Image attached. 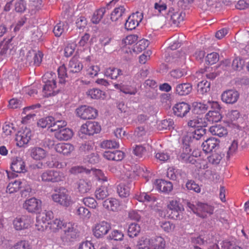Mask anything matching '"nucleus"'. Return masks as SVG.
<instances>
[{"mask_svg":"<svg viewBox=\"0 0 249 249\" xmlns=\"http://www.w3.org/2000/svg\"><path fill=\"white\" fill-rule=\"evenodd\" d=\"M165 247V241L160 236H155L150 238L142 237L136 245L138 249H164Z\"/></svg>","mask_w":249,"mask_h":249,"instance_id":"f257e3e1","label":"nucleus"},{"mask_svg":"<svg viewBox=\"0 0 249 249\" xmlns=\"http://www.w3.org/2000/svg\"><path fill=\"white\" fill-rule=\"evenodd\" d=\"M190 137L188 135L184 136L182 139V144L178 153L179 159L186 163L195 164L196 158L191 154L192 150L190 145Z\"/></svg>","mask_w":249,"mask_h":249,"instance_id":"f03ea898","label":"nucleus"},{"mask_svg":"<svg viewBox=\"0 0 249 249\" xmlns=\"http://www.w3.org/2000/svg\"><path fill=\"white\" fill-rule=\"evenodd\" d=\"M82 63H63L58 69L59 83L64 84L65 77H68V73H76L79 72L83 68Z\"/></svg>","mask_w":249,"mask_h":249,"instance_id":"7ed1b4c3","label":"nucleus"},{"mask_svg":"<svg viewBox=\"0 0 249 249\" xmlns=\"http://www.w3.org/2000/svg\"><path fill=\"white\" fill-rule=\"evenodd\" d=\"M51 197L54 202L64 207H68L74 203L67 190L64 188L59 189L58 191L52 195Z\"/></svg>","mask_w":249,"mask_h":249,"instance_id":"20e7f679","label":"nucleus"},{"mask_svg":"<svg viewBox=\"0 0 249 249\" xmlns=\"http://www.w3.org/2000/svg\"><path fill=\"white\" fill-rule=\"evenodd\" d=\"M188 205L194 213L202 218L206 217L207 214L211 215L213 213V206L208 203L198 202L196 205L191 204Z\"/></svg>","mask_w":249,"mask_h":249,"instance_id":"39448f33","label":"nucleus"},{"mask_svg":"<svg viewBox=\"0 0 249 249\" xmlns=\"http://www.w3.org/2000/svg\"><path fill=\"white\" fill-rule=\"evenodd\" d=\"M63 234L62 239L65 242H71L76 239L78 236V230L75 224L71 222H66L63 228Z\"/></svg>","mask_w":249,"mask_h":249,"instance_id":"423d86ee","label":"nucleus"},{"mask_svg":"<svg viewBox=\"0 0 249 249\" xmlns=\"http://www.w3.org/2000/svg\"><path fill=\"white\" fill-rule=\"evenodd\" d=\"M11 169L12 172L7 171L8 178L17 177L18 173H23L26 171L24 161L20 157L14 158L11 164Z\"/></svg>","mask_w":249,"mask_h":249,"instance_id":"0eeeda50","label":"nucleus"},{"mask_svg":"<svg viewBox=\"0 0 249 249\" xmlns=\"http://www.w3.org/2000/svg\"><path fill=\"white\" fill-rule=\"evenodd\" d=\"M53 217V213L51 211H45L36 217V226L38 231H43L47 229V225Z\"/></svg>","mask_w":249,"mask_h":249,"instance_id":"6e6552de","label":"nucleus"},{"mask_svg":"<svg viewBox=\"0 0 249 249\" xmlns=\"http://www.w3.org/2000/svg\"><path fill=\"white\" fill-rule=\"evenodd\" d=\"M40 178L43 182L54 183L62 181L65 176L60 172L53 170H47L41 174Z\"/></svg>","mask_w":249,"mask_h":249,"instance_id":"1a4fd4ad","label":"nucleus"},{"mask_svg":"<svg viewBox=\"0 0 249 249\" xmlns=\"http://www.w3.org/2000/svg\"><path fill=\"white\" fill-rule=\"evenodd\" d=\"M76 115L82 119L89 120L96 117L97 110L94 108L86 106H81L76 109Z\"/></svg>","mask_w":249,"mask_h":249,"instance_id":"9d476101","label":"nucleus"},{"mask_svg":"<svg viewBox=\"0 0 249 249\" xmlns=\"http://www.w3.org/2000/svg\"><path fill=\"white\" fill-rule=\"evenodd\" d=\"M101 126L96 122H87L83 124L80 128L79 134H86L89 136L93 135L100 132L101 130Z\"/></svg>","mask_w":249,"mask_h":249,"instance_id":"9b49d317","label":"nucleus"},{"mask_svg":"<svg viewBox=\"0 0 249 249\" xmlns=\"http://www.w3.org/2000/svg\"><path fill=\"white\" fill-rule=\"evenodd\" d=\"M42 201L35 197L26 200L23 208L30 213H37L41 210Z\"/></svg>","mask_w":249,"mask_h":249,"instance_id":"f8f14e48","label":"nucleus"},{"mask_svg":"<svg viewBox=\"0 0 249 249\" xmlns=\"http://www.w3.org/2000/svg\"><path fill=\"white\" fill-rule=\"evenodd\" d=\"M142 13L139 12L131 14L125 21L124 24L125 29L130 31L135 29L142 20Z\"/></svg>","mask_w":249,"mask_h":249,"instance_id":"ddd939ff","label":"nucleus"},{"mask_svg":"<svg viewBox=\"0 0 249 249\" xmlns=\"http://www.w3.org/2000/svg\"><path fill=\"white\" fill-rule=\"evenodd\" d=\"M32 131L28 128L25 127L18 131L16 137L17 146L21 147L26 145L30 141Z\"/></svg>","mask_w":249,"mask_h":249,"instance_id":"4468645a","label":"nucleus"},{"mask_svg":"<svg viewBox=\"0 0 249 249\" xmlns=\"http://www.w3.org/2000/svg\"><path fill=\"white\" fill-rule=\"evenodd\" d=\"M33 219L29 216L23 215L16 218L13 222L14 228L17 231H20L30 228L32 223Z\"/></svg>","mask_w":249,"mask_h":249,"instance_id":"2eb2a0df","label":"nucleus"},{"mask_svg":"<svg viewBox=\"0 0 249 249\" xmlns=\"http://www.w3.org/2000/svg\"><path fill=\"white\" fill-rule=\"evenodd\" d=\"M110 229V224L107 221H103L95 225L93 229V234L97 238H102Z\"/></svg>","mask_w":249,"mask_h":249,"instance_id":"dca6fc26","label":"nucleus"},{"mask_svg":"<svg viewBox=\"0 0 249 249\" xmlns=\"http://www.w3.org/2000/svg\"><path fill=\"white\" fill-rule=\"evenodd\" d=\"M168 208L171 211V218L177 219L179 218V213L183 210V206L176 200H171L167 205Z\"/></svg>","mask_w":249,"mask_h":249,"instance_id":"f3484780","label":"nucleus"},{"mask_svg":"<svg viewBox=\"0 0 249 249\" xmlns=\"http://www.w3.org/2000/svg\"><path fill=\"white\" fill-rule=\"evenodd\" d=\"M166 18L169 20L171 26H178L179 23L183 20L181 12H175L174 9L171 8L167 14Z\"/></svg>","mask_w":249,"mask_h":249,"instance_id":"a211bd4d","label":"nucleus"},{"mask_svg":"<svg viewBox=\"0 0 249 249\" xmlns=\"http://www.w3.org/2000/svg\"><path fill=\"white\" fill-rule=\"evenodd\" d=\"M239 97V94L236 90L229 89L222 93L221 99L226 104H233L237 101Z\"/></svg>","mask_w":249,"mask_h":249,"instance_id":"6ab92c4d","label":"nucleus"},{"mask_svg":"<svg viewBox=\"0 0 249 249\" xmlns=\"http://www.w3.org/2000/svg\"><path fill=\"white\" fill-rule=\"evenodd\" d=\"M29 152L31 157L35 160H44L48 155V152L46 150L37 146L31 147Z\"/></svg>","mask_w":249,"mask_h":249,"instance_id":"aec40b11","label":"nucleus"},{"mask_svg":"<svg viewBox=\"0 0 249 249\" xmlns=\"http://www.w3.org/2000/svg\"><path fill=\"white\" fill-rule=\"evenodd\" d=\"M190 106L185 102L176 104L173 107L174 114L177 116L183 117L190 111Z\"/></svg>","mask_w":249,"mask_h":249,"instance_id":"412c9836","label":"nucleus"},{"mask_svg":"<svg viewBox=\"0 0 249 249\" xmlns=\"http://www.w3.org/2000/svg\"><path fill=\"white\" fill-rule=\"evenodd\" d=\"M155 188L160 192L168 193L173 189L172 183L163 179H157L155 183Z\"/></svg>","mask_w":249,"mask_h":249,"instance_id":"4be33fe9","label":"nucleus"},{"mask_svg":"<svg viewBox=\"0 0 249 249\" xmlns=\"http://www.w3.org/2000/svg\"><path fill=\"white\" fill-rule=\"evenodd\" d=\"M55 151L64 155H69L74 149V146L69 143H59L55 146Z\"/></svg>","mask_w":249,"mask_h":249,"instance_id":"5701e85b","label":"nucleus"},{"mask_svg":"<svg viewBox=\"0 0 249 249\" xmlns=\"http://www.w3.org/2000/svg\"><path fill=\"white\" fill-rule=\"evenodd\" d=\"M104 157L110 160L121 161L124 158V153L120 150L106 151L104 153Z\"/></svg>","mask_w":249,"mask_h":249,"instance_id":"b1692460","label":"nucleus"},{"mask_svg":"<svg viewBox=\"0 0 249 249\" xmlns=\"http://www.w3.org/2000/svg\"><path fill=\"white\" fill-rule=\"evenodd\" d=\"M218 143L219 142L214 138L208 139L202 144L203 150L206 153H210L218 146Z\"/></svg>","mask_w":249,"mask_h":249,"instance_id":"393cba45","label":"nucleus"},{"mask_svg":"<svg viewBox=\"0 0 249 249\" xmlns=\"http://www.w3.org/2000/svg\"><path fill=\"white\" fill-rule=\"evenodd\" d=\"M66 223V222L58 218L51 220L47 225V229L50 230L51 232H56L60 229L63 230Z\"/></svg>","mask_w":249,"mask_h":249,"instance_id":"a878e982","label":"nucleus"},{"mask_svg":"<svg viewBox=\"0 0 249 249\" xmlns=\"http://www.w3.org/2000/svg\"><path fill=\"white\" fill-rule=\"evenodd\" d=\"M104 208L113 212L117 211L120 208L119 201L114 198H109L105 200L103 203Z\"/></svg>","mask_w":249,"mask_h":249,"instance_id":"bb28decb","label":"nucleus"},{"mask_svg":"<svg viewBox=\"0 0 249 249\" xmlns=\"http://www.w3.org/2000/svg\"><path fill=\"white\" fill-rule=\"evenodd\" d=\"M72 135V130L68 128L61 129L58 132L55 133V138L59 140L67 141L70 139Z\"/></svg>","mask_w":249,"mask_h":249,"instance_id":"cd10ccee","label":"nucleus"},{"mask_svg":"<svg viewBox=\"0 0 249 249\" xmlns=\"http://www.w3.org/2000/svg\"><path fill=\"white\" fill-rule=\"evenodd\" d=\"M192 89V86L189 83L179 84L176 86V93L180 96H185L189 94Z\"/></svg>","mask_w":249,"mask_h":249,"instance_id":"c85d7f7f","label":"nucleus"},{"mask_svg":"<svg viewBox=\"0 0 249 249\" xmlns=\"http://www.w3.org/2000/svg\"><path fill=\"white\" fill-rule=\"evenodd\" d=\"M56 88V81L52 79L48 80L44 86L43 92L45 97H49L54 95L53 89Z\"/></svg>","mask_w":249,"mask_h":249,"instance_id":"c756f323","label":"nucleus"},{"mask_svg":"<svg viewBox=\"0 0 249 249\" xmlns=\"http://www.w3.org/2000/svg\"><path fill=\"white\" fill-rule=\"evenodd\" d=\"M78 189L81 194L89 192L92 188V183L88 179H81L78 182Z\"/></svg>","mask_w":249,"mask_h":249,"instance_id":"7c9ffc66","label":"nucleus"},{"mask_svg":"<svg viewBox=\"0 0 249 249\" xmlns=\"http://www.w3.org/2000/svg\"><path fill=\"white\" fill-rule=\"evenodd\" d=\"M26 183V181H20V180H16L14 182H10L7 187L6 192L9 194L17 192L19 189H21L23 187V185Z\"/></svg>","mask_w":249,"mask_h":249,"instance_id":"2f4dec72","label":"nucleus"},{"mask_svg":"<svg viewBox=\"0 0 249 249\" xmlns=\"http://www.w3.org/2000/svg\"><path fill=\"white\" fill-rule=\"evenodd\" d=\"M210 132L213 135L217 136L219 137H222L226 136L228 134L227 129L221 125H215L210 127Z\"/></svg>","mask_w":249,"mask_h":249,"instance_id":"473e14b6","label":"nucleus"},{"mask_svg":"<svg viewBox=\"0 0 249 249\" xmlns=\"http://www.w3.org/2000/svg\"><path fill=\"white\" fill-rule=\"evenodd\" d=\"M125 11L124 6L115 8L110 15V19L112 22H116L121 18Z\"/></svg>","mask_w":249,"mask_h":249,"instance_id":"72a5a7b5","label":"nucleus"},{"mask_svg":"<svg viewBox=\"0 0 249 249\" xmlns=\"http://www.w3.org/2000/svg\"><path fill=\"white\" fill-rule=\"evenodd\" d=\"M135 198L144 203H153L156 200V198L152 195H148L146 193H140L135 195Z\"/></svg>","mask_w":249,"mask_h":249,"instance_id":"f704fd0d","label":"nucleus"},{"mask_svg":"<svg viewBox=\"0 0 249 249\" xmlns=\"http://www.w3.org/2000/svg\"><path fill=\"white\" fill-rule=\"evenodd\" d=\"M208 121L212 123H216L220 121L222 119V116L219 111L216 110H210L205 115Z\"/></svg>","mask_w":249,"mask_h":249,"instance_id":"c9c22d12","label":"nucleus"},{"mask_svg":"<svg viewBox=\"0 0 249 249\" xmlns=\"http://www.w3.org/2000/svg\"><path fill=\"white\" fill-rule=\"evenodd\" d=\"M43 56V53L41 51L36 52L34 50H30L28 53L27 59L28 61H30L31 58L33 57L34 62H41Z\"/></svg>","mask_w":249,"mask_h":249,"instance_id":"e433bc0d","label":"nucleus"},{"mask_svg":"<svg viewBox=\"0 0 249 249\" xmlns=\"http://www.w3.org/2000/svg\"><path fill=\"white\" fill-rule=\"evenodd\" d=\"M215 64L207 63V66H205V75L208 79H213L217 76V73L215 72V69L214 68L216 66H212Z\"/></svg>","mask_w":249,"mask_h":249,"instance_id":"4c0bfd02","label":"nucleus"},{"mask_svg":"<svg viewBox=\"0 0 249 249\" xmlns=\"http://www.w3.org/2000/svg\"><path fill=\"white\" fill-rule=\"evenodd\" d=\"M106 7H102L94 12L91 18V21L94 24L99 23L106 13Z\"/></svg>","mask_w":249,"mask_h":249,"instance_id":"58836bf2","label":"nucleus"},{"mask_svg":"<svg viewBox=\"0 0 249 249\" xmlns=\"http://www.w3.org/2000/svg\"><path fill=\"white\" fill-rule=\"evenodd\" d=\"M141 231L140 226L135 223L130 224L127 229L128 235L131 238H134L138 235Z\"/></svg>","mask_w":249,"mask_h":249,"instance_id":"ea45409f","label":"nucleus"},{"mask_svg":"<svg viewBox=\"0 0 249 249\" xmlns=\"http://www.w3.org/2000/svg\"><path fill=\"white\" fill-rule=\"evenodd\" d=\"M88 96L93 99H99L104 96V92L98 89H92L86 92Z\"/></svg>","mask_w":249,"mask_h":249,"instance_id":"a19ab883","label":"nucleus"},{"mask_svg":"<svg viewBox=\"0 0 249 249\" xmlns=\"http://www.w3.org/2000/svg\"><path fill=\"white\" fill-rule=\"evenodd\" d=\"M105 74L107 77H109L112 79H116L119 75H122V73L120 69L110 67L106 70Z\"/></svg>","mask_w":249,"mask_h":249,"instance_id":"79ce46f5","label":"nucleus"},{"mask_svg":"<svg viewBox=\"0 0 249 249\" xmlns=\"http://www.w3.org/2000/svg\"><path fill=\"white\" fill-rule=\"evenodd\" d=\"M117 193L121 197H126L129 196L130 188L124 183H121L117 186Z\"/></svg>","mask_w":249,"mask_h":249,"instance_id":"37998d69","label":"nucleus"},{"mask_svg":"<svg viewBox=\"0 0 249 249\" xmlns=\"http://www.w3.org/2000/svg\"><path fill=\"white\" fill-rule=\"evenodd\" d=\"M210 82L202 80L197 84V91L202 94H204L210 91Z\"/></svg>","mask_w":249,"mask_h":249,"instance_id":"c03bdc74","label":"nucleus"},{"mask_svg":"<svg viewBox=\"0 0 249 249\" xmlns=\"http://www.w3.org/2000/svg\"><path fill=\"white\" fill-rule=\"evenodd\" d=\"M193 111L195 113L197 114L203 113L208 109L207 103L204 104L200 102H195L193 103Z\"/></svg>","mask_w":249,"mask_h":249,"instance_id":"a18cd8bd","label":"nucleus"},{"mask_svg":"<svg viewBox=\"0 0 249 249\" xmlns=\"http://www.w3.org/2000/svg\"><path fill=\"white\" fill-rule=\"evenodd\" d=\"M206 132V129L201 126L199 128H196L192 132V135L190 136H188V137H190V139L191 138H193L196 140H199L204 137Z\"/></svg>","mask_w":249,"mask_h":249,"instance_id":"49530a36","label":"nucleus"},{"mask_svg":"<svg viewBox=\"0 0 249 249\" xmlns=\"http://www.w3.org/2000/svg\"><path fill=\"white\" fill-rule=\"evenodd\" d=\"M54 121V118L49 116L40 119L37 122V125L42 128L49 127L52 125V122Z\"/></svg>","mask_w":249,"mask_h":249,"instance_id":"de8ad7c7","label":"nucleus"},{"mask_svg":"<svg viewBox=\"0 0 249 249\" xmlns=\"http://www.w3.org/2000/svg\"><path fill=\"white\" fill-rule=\"evenodd\" d=\"M149 45V41L145 39H142L136 43L134 51L135 52H142L145 50Z\"/></svg>","mask_w":249,"mask_h":249,"instance_id":"09e8293b","label":"nucleus"},{"mask_svg":"<svg viewBox=\"0 0 249 249\" xmlns=\"http://www.w3.org/2000/svg\"><path fill=\"white\" fill-rule=\"evenodd\" d=\"M108 195L107 188L105 186H102L95 191V196L98 200L105 199Z\"/></svg>","mask_w":249,"mask_h":249,"instance_id":"8fccbe9b","label":"nucleus"},{"mask_svg":"<svg viewBox=\"0 0 249 249\" xmlns=\"http://www.w3.org/2000/svg\"><path fill=\"white\" fill-rule=\"evenodd\" d=\"M119 143L115 141L106 140L101 143V147L105 149L117 148L119 147Z\"/></svg>","mask_w":249,"mask_h":249,"instance_id":"3c124183","label":"nucleus"},{"mask_svg":"<svg viewBox=\"0 0 249 249\" xmlns=\"http://www.w3.org/2000/svg\"><path fill=\"white\" fill-rule=\"evenodd\" d=\"M160 228L166 232L172 231L175 226L170 221H162L159 223Z\"/></svg>","mask_w":249,"mask_h":249,"instance_id":"603ef678","label":"nucleus"},{"mask_svg":"<svg viewBox=\"0 0 249 249\" xmlns=\"http://www.w3.org/2000/svg\"><path fill=\"white\" fill-rule=\"evenodd\" d=\"M3 133L6 136L10 135L16 131L14 124L10 123H5L2 127Z\"/></svg>","mask_w":249,"mask_h":249,"instance_id":"864d4df0","label":"nucleus"},{"mask_svg":"<svg viewBox=\"0 0 249 249\" xmlns=\"http://www.w3.org/2000/svg\"><path fill=\"white\" fill-rule=\"evenodd\" d=\"M13 38V37H11L10 38H9L7 40H6V39L5 38L2 42H1V43H0V46L1 45L2 43H4V44L3 45V47L2 48L0 52V54H3L6 53L8 49H12V48H11V47H12V44L11 43L12 41Z\"/></svg>","mask_w":249,"mask_h":249,"instance_id":"5fc2aeb1","label":"nucleus"},{"mask_svg":"<svg viewBox=\"0 0 249 249\" xmlns=\"http://www.w3.org/2000/svg\"><path fill=\"white\" fill-rule=\"evenodd\" d=\"M124 236V234L121 231L114 230L111 231L108 236V238L110 240L121 241L123 239Z\"/></svg>","mask_w":249,"mask_h":249,"instance_id":"6e6d98bb","label":"nucleus"},{"mask_svg":"<svg viewBox=\"0 0 249 249\" xmlns=\"http://www.w3.org/2000/svg\"><path fill=\"white\" fill-rule=\"evenodd\" d=\"M145 147L142 145H136L134 147L133 153L138 158H142L146 153Z\"/></svg>","mask_w":249,"mask_h":249,"instance_id":"4d7b16f0","label":"nucleus"},{"mask_svg":"<svg viewBox=\"0 0 249 249\" xmlns=\"http://www.w3.org/2000/svg\"><path fill=\"white\" fill-rule=\"evenodd\" d=\"M26 9V3L24 0H18L15 3V10L17 12L23 13Z\"/></svg>","mask_w":249,"mask_h":249,"instance_id":"13d9d810","label":"nucleus"},{"mask_svg":"<svg viewBox=\"0 0 249 249\" xmlns=\"http://www.w3.org/2000/svg\"><path fill=\"white\" fill-rule=\"evenodd\" d=\"M206 62H218L220 60V55L216 52L208 53L205 58Z\"/></svg>","mask_w":249,"mask_h":249,"instance_id":"bf43d9fd","label":"nucleus"},{"mask_svg":"<svg viewBox=\"0 0 249 249\" xmlns=\"http://www.w3.org/2000/svg\"><path fill=\"white\" fill-rule=\"evenodd\" d=\"M83 202L87 207L95 209L96 208L97 203L95 199L91 197H87L83 199Z\"/></svg>","mask_w":249,"mask_h":249,"instance_id":"052dcab7","label":"nucleus"},{"mask_svg":"<svg viewBox=\"0 0 249 249\" xmlns=\"http://www.w3.org/2000/svg\"><path fill=\"white\" fill-rule=\"evenodd\" d=\"M174 124V122L171 119L162 120L160 124V129L170 130L173 128Z\"/></svg>","mask_w":249,"mask_h":249,"instance_id":"680f3d73","label":"nucleus"},{"mask_svg":"<svg viewBox=\"0 0 249 249\" xmlns=\"http://www.w3.org/2000/svg\"><path fill=\"white\" fill-rule=\"evenodd\" d=\"M99 70V68L97 66L93 65L92 63H89L87 70V74L91 77H93L97 75Z\"/></svg>","mask_w":249,"mask_h":249,"instance_id":"e2e57ef3","label":"nucleus"},{"mask_svg":"<svg viewBox=\"0 0 249 249\" xmlns=\"http://www.w3.org/2000/svg\"><path fill=\"white\" fill-rule=\"evenodd\" d=\"M238 146V143L237 141L234 140L229 147L227 157L229 158L231 156L233 155L237 151Z\"/></svg>","mask_w":249,"mask_h":249,"instance_id":"0e129e2a","label":"nucleus"},{"mask_svg":"<svg viewBox=\"0 0 249 249\" xmlns=\"http://www.w3.org/2000/svg\"><path fill=\"white\" fill-rule=\"evenodd\" d=\"M94 147V143L91 141L86 142L82 143L79 147L81 151L89 152L93 150Z\"/></svg>","mask_w":249,"mask_h":249,"instance_id":"69168bd1","label":"nucleus"},{"mask_svg":"<svg viewBox=\"0 0 249 249\" xmlns=\"http://www.w3.org/2000/svg\"><path fill=\"white\" fill-rule=\"evenodd\" d=\"M30 245L26 241H21L18 242L14 246L11 247L9 249H29Z\"/></svg>","mask_w":249,"mask_h":249,"instance_id":"338daca9","label":"nucleus"},{"mask_svg":"<svg viewBox=\"0 0 249 249\" xmlns=\"http://www.w3.org/2000/svg\"><path fill=\"white\" fill-rule=\"evenodd\" d=\"M186 186L188 190H192L196 193H199L201 191L199 186L193 180L188 181L186 183Z\"/></svg>","mask_w":249,"mask_h":249,"instance_id":"774afa93","label":"nucleus"}]
</instances>
